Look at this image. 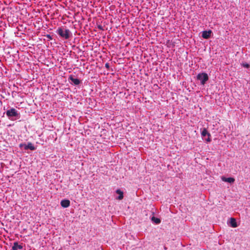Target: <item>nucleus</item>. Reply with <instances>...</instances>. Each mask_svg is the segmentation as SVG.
Masks as SVG:
<instances>
[{"mask_svg": "<svg viewBox=\"0 0 250 250\" xmlns=\"http://www.w3.org/2000/svg\"><path fill=\"white\" fill-rule=\"evenodd\" d=\"M151 220H152V221H153V222H154L156 224H159L161 222V220H160V219L156 218V217H155L154 216H153L151 218Z\"/></svg>", "mask_w": 250, "mask_h": 250, "instance_id": "ddd939ff", "label": "nucleus"}, {"mask_svg": "<svg viewBox=\"0 0 250 250\" xmlns=\"http://www.w3.org/2000/svg\"><path fill=\"white\" fill-rule=\"evenodd\" d=\"M201 135L203 138H205L204 139L207 142H210L211 141V139L210 138V134L208 133L207 130L204 128L201 132Z\"/></svg>", "mask_w": 250, "mask_h": 250, "instance_id": "39448f33", "label": "nucleus"}, {"mask_svg": "<svg viewBox=\"0 0 250 250\" xmlns=\"http://www.w3.org/2000/svg\"><path fill=\"white\" fill-rule=\"evenodd\" d=\"M230 225L233 228H236L237 227V223L236 220L233 218H231L229 221Z\"/></svg>", "mask_w": 250, "mask_h": 250, "instance_id": "9b49d317", "label": "nucleus"}, {"mask_svg": "<svg viewBox=\"0 0 250 250\" xmlns=\"http://www.w3.org/2000/svg\"><path fill=\"white\" fill-rule=\"evenodd\" d=\"M212 31L210 30L208 31H204L202 32V37L204 39H208L210 38Z\"/></svg>", "mask_w": 250, "mask_h": 250, "instance_id": "0eeeda50", "label": "nucleus"}, {"mask_svg": "<svg viewBox=\"0 0 250 250\" xmlns=\"http://www.w3.org/2000/svg\"><path fill=\"white\" fill-rule=\"evenodd\" d=\"M69 80L71 81V82L76 85H79L80 83V81L77 79L74 78L72 75H70L69 77Z\"/></svg>", "mask_w": 250, "mask_h": 250, "instance_id": "423d86ee", "label": "nucleus"}, {"mask_svg": "<svg viewBox=\"0 0 250 250\" xmlns=\"http://www.w3.org/2000/svg\"><path fill=\"white\" fill-rule=\"evenodd\" d=\"M19 147L21 148H24L25 150H27L28 149H30L31 150H35L36 148L34 146L33 144L31 142H28L27 144L22 143L19 145Z\"/></svg>", "mask_w": 250, "mask_h": 250, "instance_id": "20e7f679", "label": "nucleus"}, {"mask_svg": "<svg viewBox=\"0 0 250 250\" xmlns=\"http://www.w3.org/2000/svg\"><path fill=\"white\" fill-rule=\"evenodd\" d=\"M6 115L9 119L14 121L20 118V113L14 108H11L6 112Z\"/></svg>", "mask_w": 250, "mask_h": 250, "instance_id": "f257e3e1", "label": "nucleus"}, {"mask_svg": "<svg viewBox=\"0 0 250 250\" xmlns=\"http://www.w3.org/2000/svg\"><path fill=\"white\" fill-rule=\"evenodd\" d=\"M105 66L106 68H108L109 67V64L108 63H105Z\"/></svg>", "mask_w": 250, "mask_h": 250, "instance_id": "2eb2a0df", "label": "nucleus"}, {"mask_svg": "<svg viewBox=\"0 0 250 250\" xmlns=\"http://www.w3.org/2000/svg\"><path fill=\"white\" fill-rule=\"evenodd\" d=\"M116 192L117 194H119V195L117 199L120 200H122L124 197L123 192L120 189H118L117 190H116Z\"/></svg>", "mask_w": 250, "mask_h": 250, "instance_id": "f8f14e48", "label": "nucleus"}, {"mask_svg": "<svg viewBox=\"0 0 250 250\" xmlns=\"http://www.w3.org/2000/svg\"><path fill=\"white\" fill-rule=\"evenodd\" d=\"M221 179L223 181L228 182L229 183H232L235 181L234 179L231 177L226 178L225 177H222Z\"/></svg>", "mask_w": 250, "mask_h": 250, "instance_id": "9d476101", "label": "nucleus"}, {"mask_svg": "<svg viewBox=\"0 0 250 250\" xmlns=\"http://www.w3.org/2000/svg\"><path fill=\"white\" fill-rule=\"evenodd\" d=\"M48 38H50V35H48Z\"/></svg>", "mask_w": 250, "mask_h": 250, "instance_id": "f3484780", "label": "nucleus"}, {"mask_svg": "<svg viewBox=\"0 0 250 250\" xmlns=\"http://www.w3.org/2000/svg\"><path fill=\"white\" fill-rule=\"evenodd\" d=\"M197 79L200 81L202 85H204L208 80V76L206 73H199L197 76Z\"/></svg>", "mask_w": 250, "mask_h": 250, "instance_id": "7ed1b4c3", "label": "nucleus"}, {"mask_svg": "<svg viewBox=\"0 0 250 250\" xmlns=\"http://www.w3.org/2000/svg\"><path fill=\"white\" fill-rule=\"evenodd\" d=\"M23 247L22 245H19L17 242H15L12 247V250H18L19 249H22Z\"/></svg>", "mask_w": 250, "mask_h": 250, "instance_id": "6e6552de", "label": "nucleus"}, {"mask_svg": "<svg viewBox=\"0 0 250 250\" xmlns=\"http://www.w3.org/2000/svg\"><path fill=\"white\" fill-rule=\"evenodd\" d=\"M98 27L99 29H100L101 30H103V27L102 25H98Z\"/></svg>", "mask_w": 250, "mask_h": 250, "instance_id": "dca6fc26", "label": "nucleus"}, {"mask_svg": "<svg viewBox=\"0 0 250 250\" xmlns=\"http://www.w3.org/2000/svg\"><path fill=\"white\" fill-rule=\"evenodd\" d=\"M57 33L62 38L65 39H68L70 36V31L69 29H65L62 28H59L57 31Z\"/></svg>", "mask_w": 250, "mask_h": 250, "instance_id": "f03ea898", "label": "nucleus"}, {"mask_svg": "<svg viewBox=\"0 0 250 250\" xmlns=\"http://www.w3.org/2000/svg\"><path fill=\"white\" fill-rule=\"evenodd\" d=\"M61 205L63 208H67L70 206V201L68 200H62L61 202Z\"/></svg>", "mask_w": 250, "mask_h": 250, "instance_id": "1a4fd4ad", "label": "nucleus"}, {"mask_svg": "<svg viewBox=\"0 0 250 250\" xmlns=\"http://www.w3.org/2000/svg\"><path fill=\"white\" fill-rule=\"evenodd\" d=\"M243 65L246 68H249L250 67V65L248 63H244Z\"/></svg>", "mask_w": 250, "mask_h": 250, "instance_id": "4468645a", "label": "nucleus"}]
</instances>
